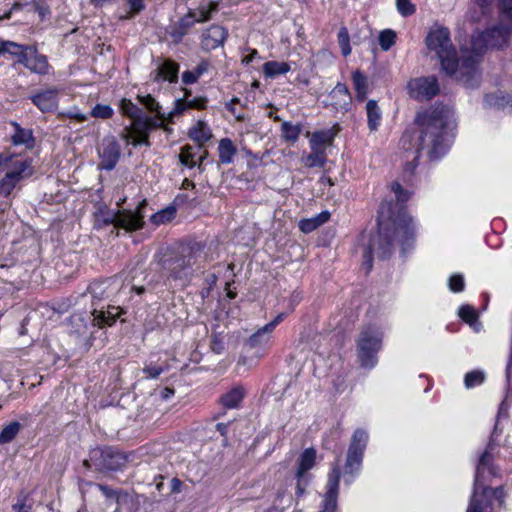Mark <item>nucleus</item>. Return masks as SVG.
Listing matches in <instances>:
<instances>
[{"label":"nucleus","mask_w":512,"mask_h":512,"mask_svg":"<svg viewBox=\"0 0 512 512\" xmlns=\"http://www.w3.org/2000/svg\"><path fill=\"white\" fill-rule=\"evenodd\" d=\"M14 512H31V506L26 504V498L18 500L17 503L12 505Z\"/></svg>","instance_id":"0e129e2a"},{"label":"nucleus","mask_w":512,"mask_h":512,"mask_svg":"<svg viewBox=\"0 0 512 512\" xmlns=\"http://www.w3.org/2000/svg\"><path fill=\"white\" fill-rule=\"evenodd\" d=\"M414 238L413 219L405 212L399 213L393 222H378V232L370 238L363 252V265L366 272L369 273L373 267L374 254L380 259L389 258L395 243H398L405 252L412 247Z\"/></svg>","instance_id":"7ed1b4c3"},{"label":"nucleus","mask_w":512,"mask_h":512,"mask_svg":"<svg viewBox=\"0 0 512 512\" xmlns=\"http://www.w3.org/2000/svg\"><path fill=\"white\" fill-rule=\"evenodd\" d=\"M32 103L42 112H51L58 106V89L48 88L30 97Z\"/></svg>","instance_id":"a211bd4d"},{"label":"nucleus","mask_w":512,"mask_h":512,"mask_svg":"<svg viewBox=\"0 0 512 512\" xmlns=\"http://www.w3.org/2000/svg\"><path fill=\"white\" fill-rule=\"evenodd\" d=\"M209 20L207 12H201L199 15L194 10H189L187 14L181 17L168 30V34L174 43L182 41L196 23H203Z\"/></svg>","instance_id":"f8f14e48"},{"label":"nucleus","mask_w":512,"mask_h":512,"mask_svg":"<svg viewBox=\"0 0 512 512\" xmlns=\"http://www.w3.org/2000/svg\"><path fill=\"white\" fill-rule=\"evenodd\" d=\"M120 111L123 115L129 117L132 120V122L143 114L141 108H139L131 100L126 98L120 101Z\"/></svg>","instance_id":"e433bc0d"},{"label":"nucleus","mask_w":512,"mask_h":512,"mask_svg":"<svg viewBox=\"0 0 512 512\" xmlns=\"http://www.w3.org/2000/svg\"><path fill=\"white\" fill-rule=\"evenodd\" d=\"M2 47L4 50V54L8 53L13 56H17L21 53L24 46L12 41H2Z\"/></svg>","instance_id":"5fc2aeb1"},{"label":"nucleus","mask_w":512,"mask_h":512,"mask_svg":"<svg viewBox=\"0 0 512 512\" xmlns=\"http://www.w3.org/2000/svg\"><path fill=\"white\" fill-rule=\"evenodd\" d=\"M17 185L18 183L12 179V176L5 173L4 177L0 179V197L8 198Z\"/></svg>","instance_id":"ea45409f"},{"label":"nucleus","mask_w":512,"mask_h":512,"mask_svg":"<svg viewBox=\"0 0 512 512\" xmlns=\"http://www.w3.org/2000/svg\"><path fill=\"white\" fill-rule=\"evenodd\" d=\"M179 64L171 59H159L157 68L151 73L153 81L167 80L170 83L178 81Z\"/></svg>","instance_id":"dca6fc26"},{"label":"nucleus","mask_w":512,"mask_h":512,"mask_svg":"<svg viewBox=\"0 0 512 512\" xmlns=\"http://www.w3.org/2000/svg\"><path fill=\"white\" fill-rule=\"evenodd\" d=\"M407 89L409 96L418 101L430 100L440 91L439 83L435 76L411 79L407 84Z\"/></svg>","instance_id":"9b49d317"},{"label":"nucleus","mask_w":512,"mask_h":512,"mask_svg":"<svg viewBox=\"0 0 512 512\" xmlns=\"http://www.w3.org/2000/svg\"><path fill=\"white\" fill-rule=\"evenodd\" d=\"M140 103L145 106L149 111L157 113V116L164 118V115L160 112V105L150 94L145 96H138Z\"/></svg>","instance_id":"c03bdc74"},{"label":"nucleus","mask_w":512,"mask_h":512,"mask_svg":"<svg viewBox=\"0 0 512 512\" xmlns=\"http://www.w3.org/2000/svg\"><path fill=\"white\" fill-rule=\"evenodd\" d=\"M12 125L15 128V132L12 135V142L14 145L25 144V145L29 146L30 144H32L34 142V138H33L31 130L24 129L19 124L15 123V122L12 123Z\"/></svg>","instance_id":"473e14b6"},{"label":"nucleus","mask_w":512,"mask_h":512,"mask_svg":"<svg viewBox=\"0 0 512 512\" xmlns=\"http://www.w3.org/2000/svg\"><path fill=\"white\" fill-rule=\"evenodd\" d=\"M341 472L338 464H335L329 473L327 491L324 494L321 512H337V499Z\"/></svg>","instance_id":"ddd939ff"},{"label":"nucleus","mask_w":512,"mask_h":512,"mask_svg":"<svg viewBox=\"0 0 512 512\" xmlns=\"http://www.w3.org/2000/svg\"><path fill=\"white\" fill-rule=\"evenodd\" d=\"M21 424L17 421L10 422L0 433V445L12 442L18 435Z\"/></svg>","instance_id":"f704fd0d"},{"label":"nucleus","mask_w":512,"mask_h":512,"mask_svg":"<svg viewBox=\"0 0 512 512\" xmlns=\"http://www.w3.org/2000/svg\"><path fill=\"white\" fill-rule=\"evenodd\" d=\"M367 124L370 131H376L381 121V110L375 100H369L366 104Z\"/></svg>","instance_id":"a878e982"},{"label":"nucleus","mask_w":512,"mask_h":512,"mask_svg":"<svg viewBox=\"0 0 512 512\" xmlns=\"http://www.w3.org/2000/svg\"><path fill=\"white\" fill-rule=\"evenodd\" d=\"M368 442V434L363 429H356L353 433L345 463V472L353 474L360 469L364 451Z\"/></svg>","instance_id":"6e6552de"},{"label":"nucleus","mask_w":512,"mask_h":512,"mask_svg":"<svg viewBox=\"0 0 512 512\" xmlns=\"http://www.w3.org/2000/svg\"><path fill=\"white\" fill-rule=\"evenodd\" d=\"M13 154L9 152L0 153V171H5L8 169L10 162L12 160Z\"/></svg>","instance_id":"e2e57ef3"},{"label":"nucleus","mask_w":512,"mask_h":512,"mask_svg":"<svg viewBox=\"0 0 512 512\" xmlns=\"http://www.w3.org/2000/svg\"><path fill=\"white\" fill-rule=\"evenodd\" d=\"M189 137L198 143L199 148L211 138V133L206 124L199 121L197 125L189 130Z\"/></svg>","instance_id":"c85d7f7f"},{"label":"nucleus","mask_w":512,"mask_h":512,"mask_svg":"<svg viewBox=\"0 0 512 512\" xmlns=\"http://www.w3.org/2000/svg\"><path fill=\"white\" fill-rule=\"evenodd\" d=\"M296 478H297L296 495H297V497H301L305 493L306 486L308 484V480L304 479V477H296Z\"/></svg>","instance_id":"69168bd1"},{"label":"nucleus","mask_w":512,"mask_h":512,"mask_svg":"<svg viewBox=\"0 0 512 512\" xmlns=\"http://www.w3.org/2000/svg\"><path fill=\"white\" fill-rule=\"evenodd\" d=\"M244 398V390L241 387H234L221 396L220 403L227 409L237 408Z\"/></svg>","instance_id":"393cba45"},{"label":"nucleus","mask_w":512,"mask_h":512,"mask_svg":"<svg viewBox=\"0 0 512 512\" xmlns=\"http://www.w3.org/2000/svg\"><path fill=\"white\" fill-rule=\"evenodd\" d=\"M236 152L237 149L229 138H223L220 140L218 146V154L219 161L222 164L231 163Z\"/></svg>","instance_id":"bb28decb"},{"label":"nucleus","mask_w":512,"mask_h":512,"mask_svg":"<svg viewBox=\"0 0 512 512\" xmlns=\"http://www.w3.org/2000/svg\"><path fill=\"white\" fill-rule=\"evenodd\" d=\"M338 43L341 48L343 56H348L351 53L350 36L346 27H341L338 32Z\"/></svg>","instance_id":"a19ab883"},{"label":"nucleus","mask_w":512,"mask_h":512,"mask_svg":"<svg viewBox=\"0 0 512 512\" xmlns=\"http://www.w3.org/2000/svg\"><path fill=\"white\" fill-rule=\"evenodd\" d=\"M47 57L36 53V50L32 54V62L29 63L28 69L38 74H45L48 71Z\"/></svg>","instance_id":"c9c22d12"},{"label":"nucleus","mask_w":512,"mask_h":512,"mask_svg":"<svg viewBox=\"0 0 512 512\" xmlns=\"http://www.w3.org/2000/svg\"><path fill=\"white\" fill-rule=\"evenodd\" d=\"M271 333L272 332L266 329V326H263L246 340L245 345L251 349L265 345L268 343Z\"/></svg>","instance_id":"72a5a7b5"},{"label":"nucleus","mask_w":512,"mask_h":512,"mask_svg":"<svg viewBox=\"0 0 512 512\" xmlns=\"http://www.w3.org/2000/svg\"><path fill=\"white\" fill-rule=\"evenodd\" d=\"M121 314L120 308L116 306H108L106 310L103 308H94L92 311L93 324L99 328L112 326Z\"/></svg>","instance_id":"6ab92c4d"},{"label":"nucleus","mask_w":512,"mask_h":512,"mask_svg":"<svg viewBox=\"0 0 512 512\" xmlns=\"http://www.w3.org/2000/svg\"><path fill=\"white\" fill-rule=\"evenodd\" d=\"M301 131V124H292L291 122L284 121L281 125V136L290 143H295L298 140Z\"/></svg>","instance_id":"2f4dec72"},{"label":"nucleus","mask_w":512,"mask_h":512,"mask_svg":"<svg viewBox=\"0 0 512 512\" xmlns=\"http://www.w3.org/2000/svg\"><path fill=\"white\" fill-rule=\"evenodd\" d=\"M228 36L227 31L220 25H212L202 34L201 44L205 51H211L222 46Z\"/></svg>","instance_id":"f3484780"},{"label":"nucleus","mask_w":512,"mask_h":512,"mask_svg":"<svg viewBox=\"0 0 512 512\" xmlns=\"http://www.w3.org/2000/svg\"><path fill=\"white\" fill-rule=\"evenodd\" d=\"M383 333L376 326L362 329L357 340V352L360 365L371 369L377 363V353L382 347Z\"/></svg>","instance_id":"423d86ee"},{"label":"nucleus","mask_w":512,"mask_h":512,"mask_svg":"<svg viewBox=\"0 0 512 512\" xmlns=\"http://www.w3.org/2000/svg\"><path fill=\"white\" fill-rule=\"evenodd\" d=\"M194 156L193 147L185 145L182 147L181 153L179 154V161L182 165L193 168L196 166V162L193 160Z\"/></svg>","instance_id":"79ce46f5"},{"label":"nucleus","mask_w":512,"mask_h":512,"mask_svg":"<svg viewBox=\"0 0 512 512\" xmlns=\"http://www.w3.org/2000/svg\"><path fill=\"white\" fill-rule=\"evenodd\" d=\"M5 171L7 175L12 176V179L19 184L22 180L29 178L34 173L32 160L13 155L10 165Z\"/></svg>","instance_id":"2eb2a0df"},{"label":"nucleus","mask_w":512,"mask_h":512,"mask_svg":"<svg viewBox=\"0 0 512 512\" xmlns=\"http://www.w3.org/2000/svg\"><path fill=\"white\" fill-rule=\"evenodd\" d=\"M97 487L99 488V490L102 492V494L106 498H116L117 497V492L114 489H112L111 487L104 485V484H98Z\"/></svg>","instance_id":"774afa93"},{"label":"nucleus","mask_w":512,"mask_h":512,"mask_svg":"<svg viewBox=\"0 0 512 512\" xmlns=\"http://www.w3.org/2000/svg\"><path fill=\"white\" fill-rule=\"evenodd\" d=\"M207 99L203 97H196L192 100L185 101L184 99H177L175 101V107L170 111L169 118L180 115L188 108L191 109H205Z\"/></svg>","instance_id":"4be33fe9"},{"label":"nucleus","mask_w":512,"mask_h":512,"mask_svg":"<svg viewBox=\"0 0 512 512\" xmlns=\"http://www.w3.org/2000/svg\"><path fill=\"white\" fill-rule=\"evenodd\" d=\"M498 2L502 16L512 21V0H498Z\"/></svg>","instance_id":"13d9d810"},{"label":"nucleus","mask_w":512,"mask_h":512,"mask_svg":"<svg viewBox=\"0 0 512 512\" xmlns=\"http://www.w3.org/2000/svg\"><path fill=\"white\" fill-rule=\"evenodd\" d=\"M211 349L217 354H220L224 351L225 346L223 342V338L220 334H213L211 336Z\"/></svg>","instance_id":"bf43d9fd"},{"label":"nucleus","mask_w":512,"mask_h":512,"mask_svg":"<svg viewBox=\"0 0 512 512\" xmlns=\"http://www.w3.org/2000/svg\"><path fill=\"white\" fill-rule=\"evenodd\" d=\"M426 45L435 52L440 61L441 70L466 88H476L480 84V73L476 70V60L469 57L468 51H462L461 60L452 44L450 32L446 27L432 29L426 37Z\"/></svg>","instance_id":"f03ea898"},{"label":"nucleus","mask_w":512,"mask_h":512,"mask_svg":"<svg viewBox=\"0 0 512 512\" xmlns=\"http://www.w3.org/2000/svg\"><path fill=\"white\" fill-rule=\"evenodd\" d=\"M202 253V246L192 243L156 256V262L169 278L188 280L194 272V266L202 258Z\"/></svg>","instance_id":"20e7f679"},{"label":"nucleus","mask_w":512,"mask_h":512,"mask_svg":"<svg viewBox=\"0 0 512 512\" xmlns=\"http://www.w3.org/2000/svg\"><path fill=\"white\" fill-rule=\"evenodd\" d=\"M391 189L394 192L396 200L398 202L404 203L410 197V193L407 190L403 189L399 182H394L391 186Z\"/></svg>","instance_id":"603ef678"},{"label":"nucleus","mask_w":512,"mask_h":512,"mask_svg":"<svg viewBox=\"0 0 512 512\" xmlns=\"http://www.w3.org/2000/svg\"><path fill=\"white\" fill-rule=\"evenodd\" d=\"M326 161L324 148L311 147V153L305 158V166L323 168Z\"/></svg>","instance_id":"7c9ffc66"},{"label":"nucleus","mask_w":512,"mask_h":512,"mask_svg":"<svg viewBox=\"0 0 512 512\" xmlns=\"http://www.w3.org/2000/svg\"><path fill=\"white\" fill-rule=\"evenodd\" d=\"M146 206V200L139 203L136 212L118 211L103 218L104 224H113L117 228H123L127 231L141 229L144 225V215L142 209Z\"/></svg>","instance_id":"1a4fd4ad"},{"label":"nucleus","mask_w":512,"mask_h":512,"mask_svg":"<svg viewBox=\"0 0 512 512\" xmlns=\"http://www.w3.org/2000/svg\"><path fill=\"white\" fill-rule=\"evenodd\" d=\"M396 6L398 12L404 16H411L415 13V5L410 0H396Z\"/></svg>","instance_id":"3c124183"},{"label":"nucleus","mask_w":512,"mask_h":512,"mask_svg":"<svg viewBox=\"0 0 512 512\" xmlns=\"http://www.w3.org/2000/svg\"><path fill=\"white\" fill-rule=\"evenodd\" d=\"M334 134L331 131H317L312 134L310 147L324 148L325 144H331Z\"/></svg>","instance_id":"4c0bfd02"},{"label":"nucleus","mask_w":512,"mask_h":512,"mask_svg":"<svg viewBox=\"0 0 512 512\" xmlns=\"http://www.w3.org/2000/svg\"><path fill=\"white\" fill-rule=\"evenodd\" d=\"M122 139L126 140L128 144H131V141L136 138L133 125L129 127H125L121 133Z\"/></svg>","instance_id":"338daca9"},{"label":"nucleus","mask_w":512,"mask_h":512,"mask_svg":"<svg viewBox=\"0 0 512 512\" xmlns=\"http://www.w3.org/2000/svg\"><path fill=\"white\" fill-rule=\"evenodd\" d=\"M128 2L131 9L130 17L134 14L140 13L145 7L144 0H128ZM126 18H129V16Z\"/></svg>","instance_id":"680f3d73"},{"label":"nucleus","mask_w":512,"mask_h":512,"mask_svg":"<svg viewBox=\"0 0 512 512\" xmlns=\"http://www.w3.org/2000/svg\"><path fill=\"white\" fill-rule=\"evenodd\" d=\"M488 491L479 493V488L474 487L466 512H488L492 505L488 499Z\"/></svg>","instance_id":"412c9836"},{"label":"nucleus","mask_w":512,"mask_h":512,"mask_svg":"<svg viewBox=\"0 0 512 512\" xmlns=\"http://www.w3.org/2000/svg\"><path fill=\"white\" fill-rule=\"evenodd\" d=\"M396 33L393 30L387 29L379 35V45L382 50H389L395 43Z\"/></svg>","instance_id":"37998d69"},{"label":"nucleus","mask_w":512,"mask_h":512,"mask_svg":"<svg viewBox=\"0 0 512 512\" xmlns=\"http://www.w3.org/2000/svg\"><path fill=\"white\" fill-rule=\"evenodd\" d=\"M319 227L314 218L301 220L299 223V228L303 233H311Z\"/></svg>","instance_id":"4d7b16f0"},{"label":"nucleus","mask_w":512,"mask_h":512,"mask_svg":"<svg viewBox=\"0 0 512 512\" xmlns=\"http://www.w3.org/2000/svg\"><path fill=\"white\" fill-rule=\"evenodd\" d=\"M127 462V457L120 451L111 447L96 448L91 451L90 459L84 460L87 468L94 467L98 471H116Z\"/></svg>","instance_id":"0eeeda50"},{"label":"nucleus","mask_w":512,"mask_h":512,"mask_svg":"<svg viewBox=\"0 0 512 512\" xmlns=\"http://www.w3.org/2000/svg\"><path fill=\"white\" fill-rule=\"evenodd\" d=\"M175 209L167 208L151 216V221L154 224H164L174 218Z\"/></svg>","instance_id":"de8ad7c7"},{"label":"nucleus","mask_w":512,"mask_h":512,"mask_svg":"<svg viewBox=\"0 0 512 512\" xmlns=\"http://www.w3.org/2000/svg\"><path fill=\"white\" fill-rule=\"evenodd\" d=\"M330 95L333 99L338 100L335 104L339 105L344 110H348V106L351 103V95L345 84L338 83L331 91Z\"/></svg>","instance_id":"cd10ccee"},{"label":"nucleus","mask_w":512,"mask_h":512,"mask_svg":"<svg viewBox=\"0 0 512 512\" xmlns=\"http://www.w3.org/2000/svg\"><path fill=\"white\" fill-rule=\"evenodd\" d=\"M106 281L103 282H94L89 285L88 291L92 295L93 298L101 300L106 297Z\"/></svg>","instance_id":"09e8293b"},{"label":"nucleus","mask_w":512,"mask_h":512,"mask_svg":"<svg viewBox=\"0 0 512 512\" xmlns=\"http://www.w3.org/2000/svg\"><path fill=\"white\" fill-rule=\"evenodd\" d=\"M121 155V148L115 137L108 136L102 140L99 148V156L101 158V167L107 171L115 168Z\"/></svg>","instance_id":"4468645a"},{"label":"nucleus","mask_w":512,"mask_h":512,"mask_svg":"<svg viewBox=\"0 0 512 512\" xmlns=\"http://www.w3.org/2000/svg\"><path fill=\"white\" fill-rule=\"evenodd\" d=\"M452 116V108L444 104H435L429 111L417 115L419 131H405L400 139L406 153L413 151L412 159H407L405 164V175H413L421 151H426L430 161L440 159L448 151L452 137L450 131L453 129Z\"/></svg>","instance_id":"f257e3e1"},{"label":"nucleus","mask_w":512,"mask_h":512,"mask_svg":"<svg viewBox=\"0 0 512 512\" xmlns=\"http://www.w3.org/2000/svg\"><path fill=\"white\" fill-rule=\"evenodd\" d=\"M164 118L159 116L156 117H147L144 116V113L140 115L137 119L132 122L134 133L136 138L131 141L133 146L145 145L147 147L151 146L149 140V134L151 131L157 128H164L166 131H169L167 127L163 126Z\"/></svg>","instance_id":"9d476101"},{"label":"nucleus","mask_w":512,"mask_h":512,"mask_svg":"<svg viewBox=\"0 0 512 512\" xmlns=\"http://www.w3.org/2000/svg\"><path fill=\"white\" fill-rule=\"evenodd\" d=\"M485 373L482 370H473L468 372L464 377L465 387L470 389L481 385L485 381Z\"/></svg>","instance_id":"58836bf2"},{"label":"nucleus","mask_w":512,"mask_h":512,"mask_svg":"<svg viewBox=\"0 0 512 512\" xmlns=\"http://www.w3.org/2000/svg\"><path fill=\"white\" fill-rule=\"evenodd\" d=\"M34 50L35 49L30 46H24L21 53L16 56L18 58L17 61L28 68L29 63L32 62V54Z\"/></svg>","instance_id":"864d4df0"},{"label":"nucleus","mask_w":512,"mask_h":512,"mask_svg":"<svg viewBox=\"0 0 512 512\" xmlns=\"http://www.w3.org/2000/svg\"><path fill=\"white\" fill-rule=\"evenodd\" d=\"M479 490H481L480 493H484V492H486V490H489L488 491V499L491 502H492V498L497 499L500 503L503 502V499H504V496H505L503 487L499 486V487H496V488H490L488 486H484L483 481H482L481 482V486L479 487Z\"/></svg>","instance_id":"8fccbe9b"},{"label":"nucleus","mask_w":512,"mask_h":512,"mask_svg":"<svg viewBox=\"0 0 512 512\" xmlns=\"http://www.w3.org/2000/svg\"><path fill=\"white\" fill-rule=\"evenodd\" d=\"M94 118L109 119L113 116V109L109 105L97 104L90 112Z\"/></svg>","instance_id":"49530a36"},{"label":"nucleus","mask_w":512,"mask_h":512,"mask_svg":"<svg viewBox=\"0 0 512 512\" xmlns=\"http://www.w3.org/2000/svg\"><path fill=\"white\" fill-rule=\"evenodd\" d=\"M352 82L356 92V99L360 102L364 101L368 94L367 77L360 70H356L352 74Z\"/></svg>","instance_id":"b1692460"},{"label":"nucleus","mask_w":512,"mask_h":512,"mask_svg":"<svg viewBox=\"0 0 512 512\" xmlns=\"http://www.w3.org/2000/svg\"><path fill=\"white\" fill-rule=\"evenodd\" d=\"M493 455L488 451H484L476 466V473L474 479V487L479 488L481 486L482 479L484 478L485 471H489L491 475H495V467L493 466Z\"/></svg>","instance_id":"aec40b11"},{"label":"nucleus","mask_w":512,"mask_h":512,"mask_svg":"<svg viewBox=\"0 0 512 512\" xmlns=\"http://www.w3.org/2000/svg\"><path fill=\"white\" fill-rule=\"evenodd\" d=\"M164 369L160 366H145L143 368V372L146 374L147 378L156 379L158 378Z\"/></svg>","instance_id":"052dcab7"},{"label":"nucleus","mask_w":512,"mask_h":512,"mask_svg":"<svg viewBox=\"0 0 512 512\" xmlns=\"http://www.w3.org/2000/svg\"><path fill=\"white\" fill-rule=\"evenodd\" d=\"M316 451L313 448L305 449L298 459V469L296 477H304L307 471L312 469L315 465Z\"/></svg>","instance_id":"5701e85b"},{"label":"nucleus","mask_w":512,"mask_h":512,"mask_svg":"<svg viewBox=\"0 0 512 512\" xmlns=\"http://www.w3.org/2000/svg\"><path fill=\"white\" fill-rule=\"evenodd\" d=\"M290 71V65L286 62L268 61L263 65V73L266 77L274 78Z\"/></svg>","instance_id":"c756f323"},{"label":"nucleus","mask_w":512,"mask_h":512,"mask_svg":"<svg viewBox=\"0 0 512 512\" xmlns=\"http://www.w3.org/2000/svg\"><path fill=\"white\" fill-rule=\"evenodd\" d=\"M512 33V27L504 24L495 25L485 31H477L472 34L470 41L469 57L476 60V70L479 71V63L483 54L488 49H503L508 46Z\"/></svg>","instance_id":"39448f33"},{"label":"nucleus","mask_w":512,"mask_h":512,"mask_svg":"<svg viewBox=\"0 0 512 512\" xmlns=\"http://www.w3.org/2000/svg\"><path fill=\"white\" fill-rule=\"evenodd\" d=\"M458 315L463 321H465L466 323H468L470 325L475 323L478 318L475 310L470 305L461 306L459 308Z\"/></svg>","instance_id":"a18cd8bd"},{"label":"nucleus","mask_w":512,"mask_h":512,"mask_svg":"<svg viewBox=\"0 0 512 512\" xmlns=\"http://www.w3.org/2000/svg\"><path fill=\"white\" fill-rule=\"evenodd\" d=\"M449 288L453 292H460L464 289V279L460 274H454L449 278Z\"/></svg>","instance_id":"6e6d98bb"}]
</instances>
